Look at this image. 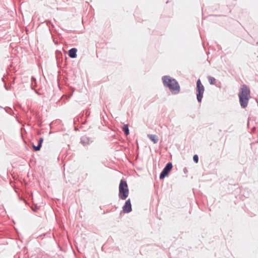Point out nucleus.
Here are the masks:
<instances>
[{"instance_id": "2eb2a0df", "label": "nucleus", "mask_w": 258, "mask_h": 258, "mask_svg": "<svg viewBox=\"0 0 258 258\" xmlns=\"http://www.w3.org/2000/svg\"><path fill=\"white\" fill-rule=\"evenodd\" d=\"M43 139L42 138H40L38 141V145H40V146H42V143L43 142Z\"/></svg>"}, {"instance_id": "f3484780", "label": "nucleus", "mask_w": 258, "mask_h": 258, "mask_svg": "<svg viewBox=\"0 0 258 258\" xmlns=\"http://www.w3.org/2000/svg\"><path fill=\"white\" fill-rule=\"evenodd\" d=\"M32 210H33V211H36L35 208H34V209H33V208H32Z\"/></svg>"}, {"instance_id": "a211bd4d", "label": "nucleus", "mask_w": 258, "mask_h": 258, "mask_svg": "<svg viewBox=\"0 0 258 258\" xmlns=\"http://www.w3.org/2000/svg\"><path fill=\"white\" fill-rule=\"evenodd\" d=\"M32 210H33V211H36L35 208H34V209H33V208H32Z\"/></svg>"}, {"instance_id": "9d476101", "label": "nucleus", "mask_w": 258, "mask_h": 258, "mask_svg": "<svg viewBox=\"0 0 258 258\" xmlns=\"http://www.w3.org/2000/svg\"><path fill=\"white\" fill-rule=\"evenodd\" d=\"M122 131L124 132V134L126 135H128L129 134V129L128 125L127 124H125L123 125L122 127Z\"/></svg>"}, {"instance_id": "9b49d317", "label": "nucleus", "mask_w": 258, "mask_h": 258, "mask_svg": "<svg viewBox=\"0 0 258 258\" xmlns=\"http://www.w3.org/2000/svg\"><path fill=\"white\" fill-rule=\"evenodd\" d=\"M208 80L210 84L214 85L216 82V79L211 76L208 77Z\"/></svg>"}, {"instance_id": "1a4fd4ad", "label": "nucleus", "mask_w": 258, "mask_h": 258, "mask_svg": "<svg viewBox=\"0 0 258 258\" xmlns=\"http://www.w3.org/2000/svg\"><path fill=\"white\" fill-rule=\"evenodd\" d=\"M148 137L154 144L157 143L158 141V138L156 135H148Z\"/></svg>"}, {"instance_id": "0eeeda50", "label": "nucleus", "mask_w": 258, "mask_h": 258, "mask_svg": "<svg viewBox=\"0 0 258 258\" xmlns=\"http://www.w3.org/2000/svg\"><path fill=\"white\" fill-rule=\"evenodd\" d=\"M91 142V139L87 136H83L81 139V142L84 146L89 145Z\"/></svg>"}, {"instance_id": "20e7f679", "label": "nucleus", "mask_w": 258, "mask_h": 258, "mask_svg": "<svg viewBox=\"0 0 258 258\" xmlns=\"http://www.w3.org/2000/svg\"><path fill=\"white\" fill-rule=\"evenodd\" d=\"M197 98L199 102L202 101L204 92V87L202 84L201 81L199 79L197 82Z\"/></svg>"}, {"instance_id": "6e6552de", "label": "nucleus", "mask_w": 258, "mask_h": 258, "mask_svg": "<svg viewBox=\"0 0 258 258\" xmlns=\"http://www.w3.org/2000/svg\"><path fill=\"white\" fill-rule=\"evenodd\" d=\"M77 49L76 48H72L69 51V55L71 58L77 57Z\"/></svg>"}, {"instance_id": "4468645a", "label": "nucleus", "mask_w": 258, "mask_h": 258, "mask_svg": "<svg viewBox=\"0 0 258 258\" xmlns=\"http://www.w3.org/2000/svg\"><path fill=\"white\" fill-rule=\"evenodd\" d=\"M193 160L196 163H198L199 161V157L197 155H195L193 157Z\"/></svg>"}, {"instance_id": "ddd939ff", "label": "nucleus", "mask_w": 258, "mask_h": 258, "mask_svg": "<svg viewBox=\"0 0 258 258\" xmlns=\"http://www.w3.org/2000/svg\"><path fill=\"white\" fill-rule=\"evenodd\" d=\"M41 147L40 145H37V146H34L33 145V147L34 148V150L35 151H39L40 148H41Z\"/></svg>"}, {"instance_id": "423d86ee", "label": "nucleus", "mask_w": 258, "mask_h": 258, "mask_svg": "<svg viewBox=\"0 0 258 258\" xmlns=\"http://www.w3.org/2000/svg\"><path fill=\"white\" fill-rule=\"evenodd\" d=\"M123 211L125 213H128L132 211V205L130 199L126 201L124 205L122 207Z\"/></svg>"}, {"instance_id": "7ed1b4c3", "label": "nucleus", "mask_w": 258, "mask_h": 258, "mask_svg": "<svg viewBox=\"0 0 258 258\" xmlns=\"http://www.w3.org/2000/svg\"><path fill=\"white\" fill-rule=\"evenodd\" d=\"M129 190L126 182L121 180L119 185V198L122 200H125L128 196Z\"/></svg>"}, {"instance_id": "dca6fc26", "label": "nucleus", "mask_w": 258, "mask_h": 258, "mask_svg": "<svg viewBox=\"0 0 258 258\" xmlns=\"http://www.w3.org/2000/svg\"><path fill=\"white\" fill-rule=\"evenodd\" d=\"M5 88H6V90H9V89H8V88L7 87L6 85H5Z\"/></svg>"}, {"instance_id": "f8f14e48", "label": "nucleus", "mask_w": 258, "mask_h": 258, "mask_svg": "<svg viewBox=\"0 0 258 258\" xmlns=\"http://www.w3.org/2000/svg\"><path fill=\"white\" fill-rule=\"evenodd\" d=\"M31 81V87L33 89L36 86V80L35 78L32 77Z\"/></svg>"}, {"instance_id": "f03ea898", "label": "nucleus", "mask_w": 258, "mask_h": 258, "mask_svg": "<svg viewBox=\"0 0 258 258\" xmlns=\"http://www.w3.org/2000/svg\"><path fill=\"white\" fill-rule=\"evenodd\" d=\"M162 81L164 85L169 88L170 90L174 94H177L180 91V87L178 82L169 76H163Z\"/></svg>"}, {"instance_id": "f257e3e1", "label": "nucleus", "mask_w": 258, "mask_h": 258, "mask_svg": "<svg viewBox=\"0 0 258 258\" xmlns=\"http://www.w3.org/2000/svg\"><path fill=\"white\" fill-rule=\"evenodd\" d=\"M250 90L246 85H243L241 86L238 94L239 102L242 108H245L248 104V100L250 98Z\"/></svg>"}, {"instance_id": "39448f33", "label": "nucleus", "mask_w": 258, "mask_h": 258, "mask_svg": "<svg viewBox=\"0 0 258 258\" xmlns=\"http://www.w3.org/2000/svg\"><path fill=\"white\" fill-rule=\"evenodd\" d=\"M172 168V164L171 162L168 163L160 173V179H162L168 174Z\"/></svg>"}]
</instances>
